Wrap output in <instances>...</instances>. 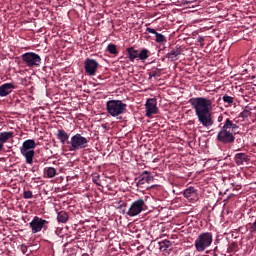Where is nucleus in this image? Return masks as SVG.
I'll use <instances>...</instances> for the list:
<instances>
[{
  "label": "nucleus",
  "instance_id": "19",
  "mask_svg": "<svg viewBox=\"0 0 256 256\" xmlns=\"http://www.w3.org/2000/svg\"><path fill=\"white\" fill-rule=\"evenodd\" d=\"M128 58L133 63L135 59H139V51L135 50V48L130 47L127 49Z\"/></svg>",
  "mask_w": 256,
  "mask_h": 256
},
{
  "label": "nucleus",
  "instance_id": "1",
  "mask_svg": "<svg viewBox=\"0 0 256 256\" xmlns=\"http://www.w3.org/2000/svg\"><path fill=\"white\" fill-rule=\"evenodd\" d=\"M189 103L194 109L199 123L206 129L213 127L215 121L213 120V100L205 97L190 98Z\"/></svg>",
  "mask_w": 256,
  "mask_h": 256
},
{
  "label": "nucleus",
  "instance_id": "26",
  "mask_svg": "<svg viewBox=\"0 0 256 256\" xmlns=\"http://www.w3.org/2000/svg\"><path fill=\"white\" fill-rule=\"evenodd\" d=\"M109 53H111V55H117V46L115 44H109L107 47Z\"/></svg>",
  "mask_w": 256,
  "mask_h": 256
},
{
  "label": "nucleus",
  "instance_id": "9",
  "mask_svg": "<svg viewBox=\"0 0 256 256\" xmlns=\"http://www.w3.org/2000/svg\"><path fill=\"white\" fill-rule=\"evenodd\" d=\"M98 67L99 63L95 59L87 58L84 62V69L88 75H95Z\"/></svg>",
  "mask_w": 256,
  "mask_h": 256
},
{
  "label": "nucleus",
  "instance_id": "4",
  "mask_svg": "<svg viewBox=\"0 0 256 256\" xmlns=\"http://www.w3.org/2000/svg\"><path fill=\"white\" fill-rule=\"evenodd\" d=\"M106 111L111 117H119L127 111V104L121 100H109L106 102Z\"/></svg>",
  "mask_w": 256,
  "mask_h": 256
},
{
  "label": "nucleus",
  "instance_id": "11",
  "mask_svg": "<svg viewBox=\"0 0 256 256\" xmlns=\"http://www.w3.org/2000/svg\"><path fill=\"white\" fill-rule=\"evenodd\" d=\"M45 223H47V220H43L42 218L35 216L30 222L32 233H39L43 229Z\"/></svg>",
  "mask_w": 256,
  "mask_h": 256
},
{
  "label": "nucleus",
  "instance_id": "21",
  "mask_svg": "<svg viewBox=\"0 0 256 256\" xmlns=\"http://www.w3.org/2000/svg\"><path fill=\"white\" fill-rule=\"evenodd\" d=\"M57 221L59 223H67V221H69V214L65 211L58 212Z\"/></svg>",
  "mask_w": 256,
  "mask_h": 256
},
{
  "label": "nucleus",
  "instance_id": "13",
  "mask_svg": "<svg viewBox=\"0 0 256 256\" xmlns=\"http://www.w3.org/2000/svg\"><path fill=\"white\" fill-rule=\"evenodd\" d=\"M15 89V84L13 83H5L0 86V97H7V95H11Z\"/></svg>",
  "mask_w": 256,
  "mask_h": 256
},
{
  "label": "nucleus",
  "instance_id": "18",
  "mask_svg": "<svg viewBox=\"0 0 256 256\" xmlns=\"http://www.w3.org/2000/svg\"><path fill=\"white\" fill-rule=\"evenodd\" d=\"M56 137H57V139H59V141L62 145H65V143H67V141H69V134L67 132H65V130H63V129L58 130Z\"/></svg>",
  "mask_w": 256,
  "mask_h": 256
},
{
  "label": "nucleus",
  "instance_id": "24",
  "mask_svg": "<svg viewBox=\"0 0 256 256\" xmlns=\"http://www.w3.org/2000/svg\"><path fill=\"white\" fill-rule=\"evenodd\" d=\"M169 247H171V241L163 240L162 242H159L160 251H167Z\"/></svg>",
  "mask_w": 256,
  "mask_h": 256
},
{
  "label": "nucleus",
  "instance_id": "16",
  "mask_svg": "<svg viewBox=\"0 0 256 256\" xmlns=\"http://www.w3.org/2000/svg\"><path fill=\"white\" fill-rule=\"evenodd\" d=\"M146 31H148V33H152L153 35H155L156 39V43H165L167 42V38L165 37V35L158 33L156 29L153 28H147Z\"/></svg>",
  "mask_w": 256,
  "mask_h": 256
},
{
  "label": "nucleus",
  "instance_id": "25",
  "mask_svg": "<svg viewBox=\"0 0 256 256\" xmlns=\"http://www.w3.org/2000/svg\"><path fill=\"white\" fill-rule=\"evenodd\" d=\"M138 59H140V61H146V59H149V50L142 49L140 53H138Z\"/></svg>",
  "mask_w": 256,
  "mask_h": 256
},
{
  "label": "nucleus",
  "instance_id": "23",
  "mask_svg": "<svg viewBox=\"0 0 256 256\" xmlns=\"http://www.w3.org/2000/svg\"><path fill=\"white\" fill-rule=\"evenodd\" d=\"M44 173L49 179H53V177L57 175V169L54 167H48L45 169Z\"/></svg>",
  "mask_w": 256,
  "mask_h": 256
},
{
  "label": "nucleus",
  "instance_id": "14",
  "mask_svg": "<svg viewBox=\"0 0 256 256\" xmlns=\"http://www.w3.org/2000/svg\"><path fill=\"white\" fill-rule=\"evenodd\" d=\"M151 181H153L151 173H149L148 171H144L138 177L137 187H141V185H145L146 183H151Z\"/></svg>",
  "mask_w": 256,
  "mask_h": 256
},
{
  "label": "nucleus",
  "instance_id": "8",
  "mask_svg": "<svg viewBox=\"0 0 256 256\" xmlns=\"http://www.w3.org/2000/svg\"><path fill=\"white\" fill-rule=\"evenodd\" d=\"M22 61L27 67H39L41 65V56L34 52H27L22 55Z\"/></svg>",
  "mask_w": 256,
  "mask_h": 256
},
{
  "label": "nucleus",
  "instance_id": "17",
  "mask_svg": "<svg viewBox=\"0 0 256 256\" xmlns=\"http://www.w3.org/2000/svg\"><path fill=\"white\" fill-rule=\"evenodd\" d=\"M235 163L238 166L243 165V163H248L249 161V156L245 153H238L235 155Z\"/></svg>",
  "mask_w": 256,
  "mask_h": 256
},
{
  "label": "nucleus",
  "instance_id": "7",
  "mask_svg": "<svg viewBox=\"0 0 256 256\" xmlns=\"http://www.w3.org/2000/svg\"><path fill=\"white\" fill-rule=\"evenodd\" d=\"M146 207L145 200L138 199L132 202L130 208L126 212V215H128V217H137V215H140L141 212L145 211Z\"/></svg>",
  "mask_w": 256,
  "mask_h": 256
},
{
  "label": "nucleus",
  "instance_id": "27",
  "mask_svg": "<svg viewBox=\"0 0 256 256\" xmlns=\"http://www.w3.org/2000/svg\"><path fill=\"white\" fill-rule=\"evenodd\" d=\"M222 100L224 103H228V105H233L234 98L226 94L222 97Z\"/></svg>",
  "mask_w": 256,
  "mask_h": 256
},
{
  "label": "nucleus",
  "instance_id": "10",
  "mask_svg": "<svg viewBox=\"0 0 256 256\" xmlns=\"http://www.w3.org/2000/svg\"><path fill=\"white\" fill-rule=\"evenodd\" d=\"M146 107V117H151V115H157L159 113V108L157 107V99H148L145 104Z\"/></svg>",
  "mask_w": 256,
  "mask_h": 256
},
{
  "label": "nucleus",
  "instance_id": "30",
  "mask_svg": "<svg viewBox=\"0 0 256 256\" xmlns=\"http://www.w3.org/2000/svg\"><path fill=\"white\" fill-rule=\"evenodd\" d=\"M184 3H186L187 5H194L197 6L199 5V1L198 0H183Z\"/></svg>",
  "mask_w": 256,
  "mask_h": 256
},
{
  "label": "nucleus",
  "instance_id": "29",
  "mask_svg": "<svg viewBox=\"0 0 256 256\" xmlns=\"http://www.w3.org/2000/svg\"><path fill=\"white\" fill-rule=\"evenodd\" d=\"M153 77H161V72L151 70L149 72V79H153Z\"/></svg>",
  "mask_w": 256,
  "mask_h": 256
},
{
  "label": "nucleus",
  "instance_id": "12",
  "mask_svg": "<svg viewBox=\"0 0 256 256\" xmlns=\"http://www.w3.org/2000/svg\"><path fill=\"white\" fill-rule=\"evenodd\" d=\"M180 55H183V49L176 46L175 48H172L169 53H167L166 57L169 59V61H177Z\"/></svg>",
  "mask_w": 256,
  "mask_h": 256
},
{
  "label": "nucleus",
  "instance_id": "3",
  "mask_svg": "<svg viewBox=\"0 0 256 256\" xmlns=\"http://www.w3.org/2000/svg\"><path fill=\"white\" fill-rule=\"evenodd\" d=\"M213 244V234L211 232L201 233L195 240L194 246L198 253H203Z\"/></svg>",
  "mask_w": 256,
  "mask_h": 256
},
{
  "label": "nucleus",
  "instance_id": "28",
  "mask_svg": "<svg viewBox=\"0 0 256 256\" xmlns=\"http://www.w3.org/2000/svg\"><path fill=\"white\" fill-rule=\"evenodd\" d=\"M24 199H33V192L30 190H25L23 193Z\"/></svg>",
  "mask_w": 256,
  "mask_h": 256
},
{
  "label": "nucleus",
  "instance_id": "6",
  "mask_svg": "<svg viewBox=\"0 0 256 256\" xmlns=\"http://www.w3.org/2000/svg\"><path fill=\"white\" fill-rule=\"evenodd\" d=\"M217 141L224 145H230L231 143H235V135H233V132L223 125L217 134Z\"/></svg>",
  "mask_w": 256,
  "mask_h": 256
},
{
  "label": "nucleus",
  "instance_id": "31",
  "mask_svg": "<svg viewBox=\"0 0 256 256\" xmlns=\"http://www.w3.org/2000/svg\"><path fill=\"white\" fill-rule=\"evenodd\" d=\"M99 175H96L93 177V183H95V185H97L98 187H101V183H99Z\"/></svg>",
  "mask_w": 256,
  "mask_h": 256
},
{
  "label": "nucleus",
  "instance_id": "15",
  "mask_svg": "<svg viewBox=\"0 0 256 256\" xmlns=\"http://www.w3.org/2000/svg\"><path fill=\"white\" fill-rule=\"evenodd\" d=\"M183 195L185 199H188V201H195L197 199V189L195 187L190 186L186 190H184Z\"/></svg>",
  "mask_w": 256,
  "mask_h": 256
},
{
  "label": "nucleus",
  "instance_id": "5",
  "mask_svg": "<svg viewBox=\"0 0 256 256\" xmlns=\"http://www.w3.org/2000/svg\"><path fill=\"white\" fill-rule=\"evenodd\" d=\"M67 144L69 145V151H81V149L89 147V140L81 134H75Z\"/></svg>",
  "mask_w": 256,
  "mask_h": 256
},
{
  "label": "nucleus",
  "instance_id": "2",
  "mask_svg": "<svg viewBox=\"0 0 256 256\" xmlns=\"http://www.w3.org/2000/svg\"><path fill=\"white\" fill-rule=\"evenodd\" d=\"M35 147H37V143H35V140L33 139L25 140L22 144V147H20V153L22 157L26 159V163L28 165H33V159L35 157Z\"/></svg>",
  "mask_w": 256,
  "mask_h": 256
},
{
  "label": "nucleus",
  "instance_id": "20",
  "mask_svg": "<svg viewBox=\"0 0 256 256\" xmlns=\"http://www.w3.org/2000/svg\"><path fill=\"white\" fill-rule=\"evenodd\" d=\"M9 139H13V132H1L0 133V143L4 145V143H7Z\"/></svg>",
  "mask_w": 256,
  "mask_h": 256
},
{
  "label": "nucleus",
  "instance_id": "32",
  "mask_svg": "<svg viewBox=\"0 0 256 256\" xmlns=\"http://www.w3.org/2000/svg\"><path fill=\"white\" fill-rule=\"evenodd\" d=\"M198 41H199V43H201V45H203V42H204L205 40L203 39V37H200V38L198 39Z\"/></svg>",
  "mask_w": 256,
  "mask_h": 256
},
{
  "label": "nucleus",
  "instance_id": "22",
  "mask_svg": "<svg viewBox=\"0 0 256 256\" xmlns=\"http://www.w3.org/2000/svg\"><path fill=\"white\" fill-rule=\"evenodd\" d=\"M224 125L228 128L229 131L233 133V131H237L239 129V125L234 124L231 119H226Z\"/></svg>",
  "mask_w": 256,
  "mask_h": 256
},
{
  "label": "nucleus",
  "instance_id": "33",
  "mask_svg": "<svg viewBox=\"0 0 256 256\" xmlns=\"http://www.w3.org/2000/svg\"><path fill=\"white\" fill-rule=\"evenodd\" d=\"M3 147H4V144L2 142H0V152L3 151Z\"/></svg>",
  "mask_w": 256,
  "mask_h": 256
}]
</instances>
